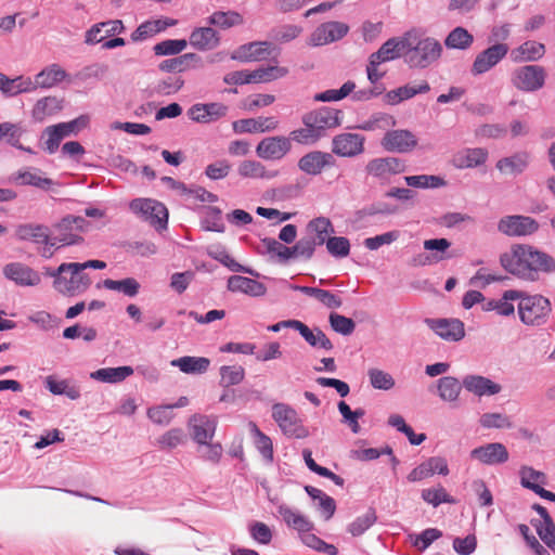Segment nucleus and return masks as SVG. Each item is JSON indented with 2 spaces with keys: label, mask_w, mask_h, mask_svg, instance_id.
Here are the masks:
<instances>
[{
  "label": "nucleus",
  "mask_w": 555,
  "mask_h": 555,
  "mask_svg": "<svg viewBox=\"0 0 555 555\" xmlns=\"http://www.w3.org/2000/svg\"><path fill=\"white\" fill-rule=\"evenodd\" d=\"M500 262L508 273L526 281H537L541 272H555V258L527 244L514 245Z\"/></svg>",
  "instance_id": "1"
},
{
  "label": "nucleus",
  "mask_w": 555,
  "mask_h": 555,
  "mask_svg": "<svg viewBox=\"0 0 555 555\" xmlns=\"http://www.w3.org/2000/svg\"><path fill=\"white\" fill-rule=\"evenodd\" d=\"M56 281H53L54 289L67 297H74L85 293L91 285L90 276L82 271L79 262H63L57 267Z\"/></svg>",
  "instance_id": "2"
},
{
  "label": "nucleus",
  "mask_w": 555,
  "mask_h": 555,
  "mask_svg": "<svg viewBox=\"0 0 555 555\" xmlns=\"http://www.w3.org/2000/svg\"><path fill=\"white\" fill-rule=\"evenodd\" d=\"M552 311L550 300L542 295H522L518 302L520 321L528 326H541L546 323Z\"/></svg>",
  "instance_id": "3"
},
{
  "label": "nucleus",
  "mask_w": 555,
  "mask_h": 555,
  "mask_svg": "<svg viewBox=\"0 0 555 555\" xmlns=\"http://www.w3.org/2000/svg\"><path fill=\"white\" fill-rule=\"evenodd\" d=\"M272 417L282 433L288 438L305 439L310 435L298 413L288 404H273Z\"/></svg>",
  "instance_id": "4"
},
{
  "label": "nucleus",
  "mask_w": 555,
  "mask_h": 555,
  "mask_svg": "<svg viewBox=\"0 0 555 555\" xmlns=\"http://www.w3.org/2000/svg\"><path fill=\"white\" fill-rule=\"evenodd\" d=\"M130 210L156 229H165L168 222L166 206L153 198H134L129 203Z\"/></svg>",
  "instance_id": "5"
},
{
  "label": "nucleus",
  "mask_w": 555,
  "mask_h": 555,
  "mask_svg": "<svg viewBox=\"0 0 555 555\" xmlns=\"http://www.w3.org/2000/svg\"><path fill=\"white\" fill-rule=\"evenodd\" d=\"M546 80V70L540 65H522L511 73L512 86L522 92H535L542 89Z\"/></svg>",
  "instance_id": "6"
},
{
  "label": "nucleus",
  "mask_w": 555,
  "mask_h": 555,
  "mask_svg": "<svg viewBox=\"0 0 555 555\" xmlns=\"http://www.w3.org/2000/svg\"><path fill=\"white\" fill-rule=\"evenodd\" d=\"M405 50L410 52L409 63L411 66L425 68L441 56L442 46L437 39L426 37L420 39L415 44L411 39V48H405Z\"/></svg>",
  "instance_id": "7"
},
{
  "label": "nucleus",
  "mask_w": 555,
  "mask_h": 555,
  "mask_svg": "<svg viewBox=\"0 0 555 555\" xmlns=\"http://www.w3.org/2000/svg\"><path fill=\"white\" fill-rule=\"evenodd\" d=\"M89 222L80 216H66L54 225L55 241L60 246L78 245L83 238L81 232H86Z\"/></svg>",
  "instance_id": "8"
},
{
  "label": "nucleus",
  "mask_w": 555,
  "mask_h": 555,
  "mask_svg": "<svg viewBox=\"0 0 555 555\" xmlns=\"http://www.w3.org/2000/svg\"><path fill=\"white\" fill-rule=\"evenodd\" d=\"M341 118V111L332 107H321L305 114L302 117V124L304 126H310L313 128L317 133L323 138L327 130L340 126Z\"/></svg>",
  "instance_id": "9"
},
{
  "label": "nucleus",
  "mask_w": 555,
  "mask_h": 555,
  "mask_svg": "<svg viewBox=\"0 0 555 555\" xmlns=\"http://www.w3.org/2000/svg\"><path fill=\"white\" fill-rule=\"evenodd\" d=\"M539 228L540 224L535 219L524 215L505 216L498 222L499 232L513 237L532 235Z\"/></svg>",
  "instance_id": "10"
},
{
  "label": "nucleus",
  "mask_w": 555,
  "mask_h": 555,
  "mask_svg": "<svg viewBox=\"0 0 555 555\" xmlns=\"http://www.w3.org/2000/svg\"><path fill=\"white\" fill-rule=\"evenodd\" d=\"M506 43L498 42L479 52L470 67L473 76L482 75L495 67L508 53Z\"/></svg>",
  "instance_id": "11"
},
{
  "label": "nucleus",
  "mask_w": 555,
  "mask_h": 555,
  "mask_svg": "<svg viewBox=\"0 0 555 555\" xmlns=\"http://www.w3.org/2000/svg\"><path fill=\"white\" fill-rule=\"evenodd\" d=\"M349 31V26L343 22H326L319 25L308 37L307 44L322 47L344 38Z\"/></svg>",
  "instance_id": "12"
},
{
  "label": "nucleus",
  "mask_w": 555,
  "mask_h": 555,
  "mask_svg": "<svg viewBox=\"0 0 555 555\" xmlns=\"http://www.w3.org/2000/svg\"><path fill=\"white\" fill-rule=\"evenodd\" d=\"M3 276L21 287H34L41 283V275L31 267L20 262H9L2 268Z\"/></svg>",
  "instance_id": "13"
},
{
  "label": "nucleus",
  "mask_w": 555,
  "mask_h": 555,
  "mask_svg": "<svg viewBox=\"0 0 555 555\" xmlns=\"http://www.w3.org/2000/svg\"><path fill=\"white\" fill-rule=\"evenodd\" d=\"M425 323L446 341L456 343L465 337L464 323L459 319H425Z\"/></svg>",
  "instance_id": "14"
},
{
  "label": "nucleus",
  "mask_w": 555,
  "mask_h": 555,
  "mask_svg": "<svg viewBox=\"0 0 555 555\" xmlns=\"http://www.w3.org/2000/svg\"><path fill=\"white\" fill-rule=\"evenodd\" d=\"M380 144L388 152L409 153L416 147L417 139L412 131L406 129L388 130Z\"/></svg>",
  "instance_id": "15"
},
{
  "label": "nucleus",
  "mask_w": 555,
  "mask_h": 555,
  "mask_svg": "<svg viewBox=\"0 0 555 555\" xmlns=\"http://www.w3.org/2000/svg\"><path fill=\"white\" fill-rule=\"evenodd\" d=\"M405 168V164L402 159L388 156L371 159L365 170L369 176L387 181L391 176L404 172Z\"/></svg>",
  "instance_id": "16"
},
{
  "label": "nucleus",
  "mask_w": 555,
  "mask_h": 555,
  "mask_svg": "<svg viewBox=\"0 0 555 555\" xmlns=\"http://www.w3.org/2000/svg\"><path fill=\"white\" fill-rule=\"evenodd\" d=\"M470 457L488 466L504 464L509 459L506 447L501 442H489L470 451Z\"/></svg>",
  "instance_id": "17"
},
{
  "label": "nucleus",
  "mask_w": 555,
  "mask_h": 555,
  "mask_svg": "<svg viewBox=\"0 0 555 555\" xmlns=\"http://www.w3.org/2000/svg\"><path fill=\"white\" fill-rule=\"evenodd\" d=\"M364 141L365 138L359 133H340L333 138L332 152L341 157H353L363 152Z\"/></svg>",
  "instance_id": "18"
},
{
  "label": "nucleus",
  "mask_w": 555,
  "mask_h": 555,
  "mask_svg": "<svg viewBox=\"0 0 555 555\" xmlns=\"http://www.w3.org/2000/svg\"><path fill=\"white\" fill-rule=\"evenodd\" d=\"M292 149L288 138L285 137H268L262 139L257 147L256 154L259 158L279 160L282 159Z\"/></svg>",
  "instance_id": "19"
},
{
  "label": "nucleus",
  "mask_w": 555,
  "mask_h": 555,
  "mask_svg": "<svg viewBox=\"0 0 555 555\" xmlns=\"http://www.w3.org/2000/svg\"><path fill=\"white\" fill-rule=\"evenodd\" d=\"M335 158L331 153L322 151H312L298 160V168L309 176H318L325 168L335 166Z\"/></svg>",
  "instance_id": "20"
},
{
  "label": "nucleus",
  "mask_w": 555,
  "mask_h": 555,
  "mask_svg": "<svg viewBox=\"0 0 555 555\" xmlns=\"http://www.w3.org/2000/svg\"><path fill=\"white\" fill-rule=\"evenodd\" d=\"M189 427L194 441L198 444H206L215 436L217 418L210 415L194 414L189 420Z\"/></svg>",
  "instance_id": "21"
},
{
  "label": "nucleus",
  "mask_w": 555,
  "mask_h": 555,
  "mask_svg": "<svg viewBox=\"0 0 555 555\" xmlns=\"http://www.w3.org/2000/svg\"><path fill=\"white\" fill-rule=\"evenodd\" d=\"M229 112V107L222 103H197L192 105L188 111V116L196 122H214L224 117Z\"/></svg>",
  "instance_id": "22"
},
{
  "label": "nucleus",
  "mask_w": 555,
  "mask_h": 555,
  "mask_svg": "<svg viewBox=\"0 0 555 555\" xmlns=\"http://www.w3.org/2000/svg\"><path fill=\"white\" fill-rule=\"evenodd\" d=\"M405 48H411V34H406L401 40L396 38L388 39L376 52L370 55V59L379 64L389 62L400 57Z\"/></svg>",
  "instance_id": "23"
},
{
  "label": "nucleus",
  "mask_w": 555,
  "mask_h": 555,
  "mask_svg": "<svg viewBox=\"0 0 555 555\" xmlns=\"http://www.w3.org/2000/svg\"><path fill=\"white\" fill-rule=\"evenodd\" d=\"M34 91H36V86L30 77L20 75L11 78L0 72V92L4 98H13Z\"/></svg>",
  "instance_id": "24"
},
{
  "label": "nucleus",
  "mask_w": 555,
  "mask_h": 555,
  "mask_svg": "<svg viewBox=\"0 0 555 555\" xmlns=\"http://www.w3.org/2000/svg\"><path fill=\"white\" fill-rule=\"evenodd\" d=\"M279 127L275 117L246 118L233 121L232 128L235 133H257L273 131Z\"/></svg>",
  "instance_id": "25"
},
{
  "label": "nucleus",
  "mask_w": 555,
  "mask_h": 555,
  "mask_svg": "<svg viewBox=\"0 0 555 555\" xmlns=\"http://www.w3.org/2000/svg\"><path fill=\"white\" fill-rule=\"evenodd\" d=\"M463 387L475 396H494L498 395L502 387L488 377L481 375L469 374L463 377Z\"/></svg>",
  "instance_id": "26"
},
{
  "label": "nucleus",
  "mask_w": 555,
  "mask_h": 555,
  "mask_svg": "<svg viewBox=\"0 0 555 555\" xmlns=\"http://www.w3.org/2000/svg\"><path fill=\"white\" fill-rule=\"evenodd\" d=\"M269 46L268 41H253L242 44L233 51L231 59L243 63L264 60L270 54Z\"/></svg>",
  "instance_id": "27"
},
{
  "label": "nucleus",
  "mask_w": 555,
  "mask_h": 555,
  "mask_svg": "<svg viewBox=\"0 0 555 555\" xmlns=\"http://www.w3.org/2000/svg\"><path fill=\"white\" fill-rule=\"evenodd\" d=\"M487 159L488 151L486 149L474 147L456 152L452 156L451 163L457 169H469L483 165Z\"/></svg>",
  "instance_id": "28"
},
{
  "label": "nucleus",
  "mask_w": 555,
  "mask_h": 555,
  "mask_svg": "<svg viewBox=\"0 0 555 555\" xmlns=\"http://www.w3.org/2000/svg\"><path fill=\"white\" fill-rule=\"evenodd\" d=\"M125 27L120 20L98 23L86 31L85 42L87 44H96L103 42L107 37L122 33Z\"/></svg>",
  "instance_id": "29"
},
{
  "label": "nucleus",
  "mask_w": 555,
  "mask_h": 555,
  "mask_svg": "<svg viewBox=\"0 0 555 555\" xmlns=\"http://www.w3.org/2000/svg\"><path fill=\"white\" fill-rule=\"evenodd\" d=\"M532 509L541 517L539 522L533 524L540 539L555 552V522L544 506L535 503Z\"/></svg>",
  "instance_id": "30"
},
{
  "label": "nucleus",
  "mask_w": 555,
  "mask_h": 555,
  "mask_svg": "<svg viewBox=\"0 0 555 555\" xmlns=\"http://www.w3.org/2000/svg\"><path fill=\"white\" fill-rule=\"evenodd\" d=\"M227 287L232 293H243L251 297L263 296L267 292L264 284L242 275L230 276Z\"/></svg>",
  "instance_id": "31"
},
{
  "label": "nucleus",
  "mask_w": 555,
  "mask_h": 555,
  "mask_svg": "<svg viewBox=\"0 0 555 555\" xmlns=\"http://www.w3.org/2000/svg\"><path fill=\"white\" fill-rule=\"evenodd\" d=\"M545 54V47L543 43L529 40L511 51V60L514 63H528L534 62L543 57Z\"/></svg>",
  "instance_id": "32"
},
{
  "label": "nucleus",
  "mask_w": 555,
  "mask_h": 555,
  "mask_svg": "<svg viewBox=\"0 0 555 555\" xmlns=\"http://www.w3.org/2000/svg\"><path fill=\"white\" fill-rule=\"evenodd\" d=\"M278 513L287 525V527L300 533L307 534L313 529V524L309 520L308 517L285 504L278 506Z\"/></svg>",
  "instance_id": "33"
},
{
  "label": "nucleus",
  "mask_w": 555,
  "mask_h": 555,
  "mask_svg": "<svg viewBox=\"0 0 555 555\" xmlns=\"http://www.w3.org/2000/svg\"><path fill=\"white\" fill-rule=\"evenodd\" d=\"M237 173L243 179L262 180H271L279 176L278 170H268L264 165L254 159L241 162L237 166Z\"/></svg>",
  "instance_id": "34"
},
{
  "label": "nucleus",
  "mask_w": 555,
  "mask_h": 555,
  "mask_svg": "<svg viewBox=\"0 0 555 555\" xmlns=\"http://www.w3.org/2000/svg\"><path fill=\"white\" fill-rule=\"evenodd\" d=\"M306 232L310 238L315 240L317 245L321 246L335 233V229L328 218L321 216L307 223Z\"/></svg>",
  "instance_id": "35"
},
{
  "label": "nucleus",
  "mask_w": 555,
  "mask_h": 555,
  "mask_svg": "<svg viewBox=\"0 0 555 555\" xmlns=\"http://www.w3.org/2000/svg\"><path fill=\"white\" fill-rule=\"evenodd\" d=\"M67 73L59 64H51L40 70L33 81L37 88L50 89L67 78Z\"/></svg>",
  "instance_id": "36"
},
{
  "label": "nucleus",
  "mask_w": 555,
  "mask_h": 555,
  "mask_svg": "<svg viewBox=\"0 0 555 555\" xmlns=\"http://www.w3.org/2000/svg\"><path fill=\"white\" fill-rule=\"evenodd\" d=\"M46 388L55 396H66L70 400L80 398V388L72 379H57L49 375L44 379Z\"/></svg>",
  "instance_id": "37"
},
{
  "label": "nucleus",
  "mask_w": 555,
  "mask_h": 555,
  "mask_svg": "<svg viewBox=\"0 0 555 555\" xmlns=\"http://www.w3.org/2000/svg\"><path fill=\"white\" fill-rule=\"evenodd\" d=\"M170 364L175 367H178L185 374L196 375L204 374L208 371L210 366V360L205 357L184 356L172 360Z\"/></svg>",
  "instance_id": "38"
},
{
  "label": "nucleus",
  "mask_w": 555,
  "mask_h": 555,
  "mask_svg": "<svg viewBox=\"0 0 555 555\" xmlns=\"http://www.w3.org/2000/svg\"><path fill=\"white\" fill-rule=\"evenodd\" d=\"M48 227L37 223H22L15 228V237L20 241H29L35 244L48 242Z\"/></svg>",
  "instance_id": "39"
},
{
  "label": "nucleus",
  "mask_w": 555,
  "mask_h": 555,
  "mask_svg": "<svg viewBox=\"0 0 555 555\" xmlns=\"http://www.w3.org/2000/svg\"><path fill=\"white\" fill-rule=\"evenodd\" d=\"M529 154L527 152L515 153L512 156L501 158L496 163V168L502 173L520 175L529 165Z\"/></svg>",
  "instance_id": "40"
},
{
  "label": "nucleus",
  "mask_w": 555,
  "mask_h": 555,
  "mask_svg": "<svg viewBox=\"0 0 555 555\" xmlns=\"http://www.w3.org/2000/svg\"><path fill=\"white\" fill-rule=\"evenodd\" d=\"M133 372L134 371L132 366L129 365L118 367H104L92 372L90 377L102 383L116 384L131 376Z\"/></svg>",
  "instance_id": "41"
},
{
  "label": "nucleus",
  "mask_w": 555,
  "mask_h": 555,
  "mask_svg": "<svg viewBox=\"0 0 555 555\" xmlns=\"http://www.w3.org/2000/svg\"><path fill=\"white\" fill-rule=\"evenodd\" d=\"M11 180L18 185H31L44 191L50 190L54 185L53 180L41 177L36 169L20 170L12 176Z\"/></svg>",
  "instance_id": "42"
},
{
  "label": "nucleus",
  "mask_w": 555,
  "mask_h": 555,
  "mask_svg": "<svg viewBox=\"0 0 555 555\" xmlns=\"http://www.w3.org/2000/svg\"><path fill=\"white\" fill-rule=\"evenodd\" d=\"M291 287L295 291H298L302 294H306L310 297L315 298L321 304H323L326 308L337 309V308L341 307V305H343V300L340 299V297H338L337 295H335L334 293H332L330 291L318 288V287L298 286V285H292Z\"/></svg>",
  "instance_id": "43"
},
{
  "label": "nucleus",
  "mask_w": 555,
  "mask_h": 555,
  "mask_svg": "<svg viewBox=\"0 0 555 555\" xmlns=\"http://www.w3.org/2000/svg\"><path fill=\"white\" fill-rule=\"evenodd\" d=\"M297 332L313 348H321L324 350L333 349L332 341L327 338L325 333L318 327L310 328L305 323L299 321Z\"/></svg>",
  "instance_id": "44"
},
{
  "label": "nucleus",
  "mask_w": 555,
  "mask_h": 555,
  "mask_svg": "<svg viewBox=\"0 0 555 555\" xmlns=\"http://www.w3.org/2000/svg\"><path fill=\"white\" fill-rule=\"evenodd\" d=\"M429 90V83L427 81H422L420 85H405L396 90H391L386 96L391 105H396L404 100L415 96L416 94L426 93Z\"/></svg>",
  "instance_id": "45"
},
{
  "label": "nucleus",
  "mask_w": 555,
  "mask_h": 555,
  "mask_svg": "<svg viewBox=\"0 0 555 555\" xmlns=\"http://www.w3.org/2000/svg\"><path fill=\"white\" fill-rule=\"evenodd\" d=\"M62 100L56 96H44L38 100L33 108V118L37 121H43L62 109Z\"/></svg>",
  "instance_id": "46"
},
{
  "label": "nucleus",
  "mask_w": 555,
  "mask_h": 555,
  "mask_svg": "<svg viewBox=\"0 0 555 555\" xmlns=\"http://www.w3.org/2000/svg\"><path fill=\"white\" fill-rule=\"evenodd\" d=\"M288 68L279 65L261 66L249 72L250 83L271 82L288 75Z\"/></svg>",
  "instance_id": "47"
},
{
  "label": "nucleus",
  "mask_w": 555,
  "mask_h": 555,
  "mask_svg": "<svg viewBox=\"0 0 555 555\" xmlns=\"http://www.w3.org/2000/svg\"><path fill=\"white\" fill-rule=\"evenodd\" d=\"M190 42L198 50H209L219 44V38L215 29L201 27L192 31Z\"/></svg>",
  "instance_id": "48"
},
{
  "label": "nucleus",
  "mask_w": 555,
  "mask_h": 555,
  "mask_svg": "<svg viewBox=\"0 0 555 555\" xmlns=\"http://www.w3.org/2000/svg\"><path fill=\"white\" fill-rule=\"evenodd\" d=\"M519 478H520V485L528 490L533 491L534 493L547 482L546 475L541 472L537 470L531 466L522 465L519 468Z\"/></svg>",
  "instance_id": "49"
},
{
  "label": "nucleus",
  "mask_w": 555,
  "mask_h": 555,
  "mask_svg": "<svg viewBox=\"0 0 555 555\" xmlns=\"http://www.w3.org/2000/svg\"><path fill=\"white\" fill-rule=\"evenodd\" d=\"M201 62V57L195 53H185L175 59H168L159 64L163 72H184L191 67H195Z\"/></svg>",
  "instance_id": "50"
},
{
  "label": "nucleus",
  "mask_w": 555,
  "mask_h": 555,
  "mask_svg": "<svg viewBox=\"0 0 555 555\" xmlns=\"http://www.w3.org/2000/svg\"><path fill=\"white\" fill-rule=\"evenodd\" d=\"M474 43V36L464 27L453 28L444 39V46L452 50H467Z\"/></svg>",
  "instance_id": "51"
},
{
  "label": "nucleus",
  "mask_w": 555,
  "mask_h": 555,
  "mask_svg": "<svg viewBox=\"0 0 555 555\" xmlns=\"http://www.w3.org/2000/svg\"><path fill=\"white\" fill-rule=\"evenodd\" d=\"M462 384L453 376H443L437 382L438 396L442 401L455 402L461 393Z\"/></svg>",
  "instance_id": "52"
},
{
  "label": "nucleus",
  "mask_w": 555,
  "mask_h": 555,
  "mask_svg": "<svg viewBox=\"0 0 555 555\" xmlns=\"http://www.w3.org/2000/svg\"><path fill=\"white\" fill-rule=\"evenodd\" d=\"M208 255L221 262L223 266H225L227 268H229L231 271L233 272H244V273H248L250 275H256L258 276V273H256L254 270L249 269V268H246L242 264H240L238 262H236L229 254L228 251L225 250L224 247L222 246H211L209 249H208Z\"/></svg>",
  "instance_id": "53"
},
{
  "label": "nucleus",
  "mask_w": 555,
  "mask_h": 555,
  "mask_svg": "<svg viewBox=\"0 0 555 555\" xmlns=\"http://www.w3.org/2000/svg\"><path fill=\"white\" fill-rule=\"evenodd\" d=\"M103 286L106 289L122 293L128 297H135L140 291V283L133 278H126L119 281L106 279L103 282Z\"/></svg>",
  "instance_id": "54"
},
{
  "label": "nucleus",
  "mask_w": 555,
  "mask_h": 555,
  "mask_svg": "<svg viewBox=\"0 0 555 555\" xmlns=\"http://www.w3.org/2000/svg\"><path fill=\"white\" fill-rule=\"evenodd\" d=\"M261 246L264 253L275 257L279 262L286 263L292 259V249L276 241L275 238L264 237L261 240Z\"/></svg>",
  "instance_id": "55"
},
{
  "label": "nucleus",
  "mask_w": 555,
  "mask_h": 555,
  "mask_svg": "<svg viewBox=\"0 0 555 555\" xmlns=\"http://www.w3.org/2000/svg\"><path fill=\"white\" fill-rule=\"evenodd\" d=\"M404 181L409 186L418 189H438L446 185L443 178L434 175L406 176Z\"/></svg>",
  "instance_id": "56"
},
{
  "label": "nucleus",
  "mask_w": 555,
  "mask_h": 555,
  "mask_svg": "<svg viewBox=\"0 0 555 555\" xmlns=\"http://www.w3.org/2000/svg\"><path fill=\"white\" fill-rule=\"evenodd\" d=\"M356 89V83L353 81H346L339 89H330L314 95V101L317 102H334L339 101L351 94Z\"/></svg>",
  "instance_id": "57"
},
{
  "label": "nucleus",
  "mask_w": 555,
  "mask_h": 555,
  "mask_svg": "<svg viewBox=\"0 0 555 555\" xmlns=\"http://www.w3.org/2000/svg\"><path fill=\"white\" fill-rule=\"evenodd\" d=\"M301 33V26L286 24L272 28L270 30V38L275 42L286 43L299 37Z\"/></svg>",
  "instance_id": "58"
},
{
  "label": "nucleus",
  "mask_w": 555,
  "mask_h": 555,
  "mask_svg": "<svg viewBox=\"0 0 555 555\" xmlns=\"http://www.w3.org/2000/svg\"><path fill=\"white\" fill-rule=\"evenodd\" d=\"M245 377V370L242 365H223L220 367V385L230 387L238 385Z\"/></svg>",
  "instance_id": "59"
},
{
  "label": "nucleus",
  "mask_w": 555,
  "mask_h": 555,
  "mask_svg": "<svg viewBox=\"0 0 555 555\" xmlns=\"http://www.w3.org/2000/svg\"><path fill=\"white\" fill-rule=\"evenodd\" d=\"M250 433L255 436L257 450L267 461L273 460V446L271 439L264 435L255 423H249Z\"/></svg>",
  "instance_id": "60"
},
{
  "label": "nucleus",
  "mask_w": 555,
  "mask_h": 555,
  "mask_svg": "<svg viewBox=\"0 0 555 555\" xmlns=\"http://www.w3.org/2000/svg\"><path fill=\"white\" fill-rule=\"evenodd\" d=\"M244 22L243 16L235 11H218L209 17V23L221 28H230L236 25H242Z\"/></svg>",
  "instance_id": "61"
},
{
  "label": "nucleus",
  "mask_w": 555,
  "mask_h": 555,
  "mask_svg": "<svg viewBox=\"0 0 555 555\" xmlns=\"http://www.w3.org/2000/svg\"><path fill=\"white\" fill-rule=\"evenodd\" d=\"M396 122L397 121L393 116L385 113H377L359 126V128L365 131H374L377 129L387 130L395 127Z\"/></svg>",
  "instance_id": "62"
},
{
  "label": "nucleus",
  "mask_w": 555,
  "mask_h": 555,
  "mask_svg": "<svg viewBox=\"0 0 555 555\" xmlns=\"http://www.w3.org/2000/svg\"><path fill=\"white\" fill-rule=\"evenodd\" d=\"M317 246L315 240L310 238L308 235L301 237L294 246L291 247L292 259H311Z\"/></svg>",
  "instance_id": "63"
},
{
  "label": "nucleus",
  "mask_w": 555,
  "mask_h": 555,
  "mask_svg": "<svg viewBox=\"0 0 555 555\" xmlns=\"http://www.w3.org/2000/svg\"><path fill=\"white\" fill-rule=\"evenodd\" d=\"M377 519L376 513L374 509L370 508L365 512V514L357 517L349 526L348 531L353 537H359L363 534L370 527H372Z\"/></svg>",
  "instance_id": "64"
}]
</instances>
